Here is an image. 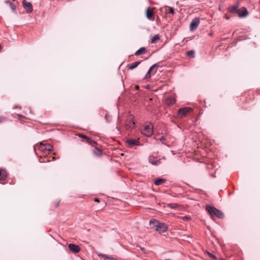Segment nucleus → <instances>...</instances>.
Masks as SVG:
<instances>
[{
	"instance_id": "obj_1",
	"label": "nucleus",
	"mask_w": 260,
	"mask_h": 260,
	"mask_svg": "<svg viewBox=\"0 0 260 260\" xmlns=\"http://www.w3.org/2000/svg\"><path fill=\"white\" fill-rule=\"evenodd\" d=\"M206 209L209 213L212 218H213L214 216L219 218H222L223 217V214L222 213V212L214 207L207 205Z\"/></svg>"
},
{
	"instance_id": "obj_2",
	"label": "nucleus",
	"mask_w": 260,
	"mask_h": 260,
	"mask_svg": "<svg viewBox=\"0 0 260 260\" xmlns=\"http://www.w3.org/2000/svg\"><path fill=\"white\" fill-rule=\"evenodd\" d=\"M149 222L150 224H153L154 226H156L155 230L159 233H164L168 229L166 224L164 223L159 222L158 220L155 219L150 220Z\"/></svg>"
},
{
	"instance_id": "obj_3",
	"label": "nucleus",
	"mask_w": 260,
	"mask_h": 260,
	"mask_svg": "<svg viewBox=\"0 0 260 260\" xmlns=\"http://www.w3.org/2000/svg\"><path fill=\"white\" fill-rule=\"evenodd\" d=\"M52 150V146L48 144H43V143H40L39 145H37L34 146V150L36 151L37 150H39L42 151L44 154L49 153Z\"/></svg>"
},
{
	"instance_id": "obj_4",
	"label": "nucleus",
	"mask_w": 260,
	"mask_h": 260,
	"mask_svg": "<svg viewBox=\"0 0 260 260\" xmlns=\"http://www.w3.org/2000/svg\"><path fill=\"white\" fill-rule=\"evenodd\" d=\"M153 126L151 123H147L144 125L141 128L142 134L147 137H150L153 132Z\"/></svg>"
},
{
	"instance_id": "obj_5",
	"label": "nucleus",
	"mask_w": 260,
	"mask_h": 260,
	"mask_svg": "<svg viewBox=\"0 0 260 260\" xmlns=\"http://www.w3.org/2000/svg\"><path fill=\"white\" fill-rule=\"evenodd\" d=\"M191 110L190 107H183L179 109L177 116L179 117H182L186 115L188 112Z\"/></svg>"
},
{
	"instance_id": "obj_6",
	"label": "nucleus",
	"mask_w": 260,
	"mask_h": 260,
	"mask_svg": "<svg viewBox=\"0 0 260 260\" xmlns=\"http://www.w3.org/2000/svg\"><path fill=\"white\" fill-rule=\"evenodd\" d=\"M200 24V19L198 18H196L193 19L190 24V30L193 31L196 29Z\"/></svg>"
},
{
	"instance_id": "obj_7",
	"label": "nucleus",
	"mask_w": 260,
	"mask_h": 260,
	"mask_svg": "<svg viewBox=\"0 0 260 260\" xmlns=\"http://www.w3.org/2000/svg\"><path fill=\"white\" fill-rule=\"evenodd\" d=\"M22 5L27 13H29L32 11V6L30 3L27 2L26 1L23 0L22 1Z\"/></svg>"
},
{
	"instance_id": "obj_8",
	"label": "nucleus",
	"mask_w": 260,
	"mask_h": 260,
	"mask_svg": "<svg viewBox=\"0 0 260 260\" xmlns=\"http://www.w3.org/2000/svg\"><path fill=\"white\" fill-rule=\"evenodd\" d=\"M146 15L148 19L154 20L153 9L149 7L147 8L146 10Z\"/></svg>"
},
{
	"instance_id": "obj_9",
	"label": "nucleus",
	"mask_w": 260,
	"mask_h": 260,
	"mask_svg": "<svg viewBox=\"0 0 260 260\" xmlns=\"http://www.w3.org/2000/svg\"><path fill=\"white\" fill-rule=\"evenodd\" d=\"M69 248L71 251L75 253H77L80 250V247L74 244H70L69 245Z\"/></svg>"
},
{
	"instance_id": "obj_10",
	"label": "nucleus",
	"mask_w": 260,
	"mask_h": 260,
	"mask_svg": "<svg viewBox=\"0 0 260 260\" xmlns=\"http://www.w3.org/2000/svg\"><path fill=\"white\" fill-rule=\"evenodd\" d=\"M126 143L129 147H133L135 145H139L140 142L136 139H128L126 140Z\"/></svg>"
},
{
	"instance_id": "obj_11",
	"label": "nucleus",
	"mask_w": 260,
	"mask_h": 260,
	"mask_svg": "<svg viewBox=\"0 0 260 260\" xmlns=\"http://www.w3.org/2000/svg\"><path fill=\"white\" fill-rule=\"evenodd\" d=\"M135 122L133 121V117H131L129 119V121L127 122L125 124V128L127 129H132L134 127Z\"/></svg>"
},
{
	"instance_id": "obj_12",
	"label": "nucleus",
	"mask_w": 260,
	"mask_h": 260,
	"mask_svg": "<svg viewBox=\"0 0 260 260\" xmlns=\"http://www.w3.org/2000/svg\"><path fill=\"white\" fill-rule=\"evenodd\" d=\"M238 12V14L240 17H245L248 15V11L245 8H242Z\"/></svg>"
},
{
	"instance_id": "obj_13",
	"label": "nucleus",
	"mask_w": 260,
	"mask_h": 260,
	"mask_svg": "<svg viewBox=\"0 0 260 260\" xmlns=\"http://www.w3.org/2000/svg\"><path fill=\"white\" fill-rule=\"evenodd\" d=\"M7 177L6 171L3 169H0V180H4Z\"/></svg>"
},
{
	"instance_id": "obj_14",
	"label": "nucleus",
	"mask_w": 260,
	"mask_h": 260,
	"mask_svg": "<svg viewBox=\"0 0 260 260\" xmlns=\"http://www.w3.org/2000/svg\"><path fill=\"white\" fill-rule=\"evenodd\" d=\"M78 136L81 137V138H85L87 140V142L92 145V144H94L95 143V142L93 141V140H92L91 139H90V138L87 137L85 135H84L83 134H78Z\"/></svg>"
},
{
	"instance_id": "obj_15",
	"label": "nucleus",
	"mask_w": 260,
	"mask_h": 260,
	"mask_svg": "<svg viewBox=\"0 0 260 260\" xmlns=\"http://www.w3.org/2000/svg\"><path fill=\"white\" fill-rule=\"evenodd\" d=\"M175 103V100L172 97H169L167 98L166 100V103L168 105H171L174 104Z\"/></svg>"
},
{
	"instance_id": "obj_16",
	"label": "nucleus",
	"mask_w": 260,
	"mask_h": 260,
	"mask_svg": "<svg viewBox=\"0 0 260 260\" xmlns=\"http://www.w3.org/2000/svg\"><path fill=\"white\" fill-rule=\"evenodd\" d=\"M149 161L152 165H157L158 164L156 158L153 156H151L149 157Z\"/></svg>"
},
{
	"instance_id": "obj_17",
	"label": "nucleus",
	"mask_w": 260,
	"mask_h": 260,
	"mask_svg": "<svg viewBox=\"0 0 260 260\" xmlns=\"http://www.w3.org/2000/svg\"><path fill=\"white\" fill-rule=\"evenodd\" d=\"M145 52L146 48L144 47H141L135 52V54L136 55H139L144 54Z\"/></svg>"
},
{
	"instance_id": "obj_18",
	"label": "nucleus",
	"mask_w": 260,
	"mask_h": 260,
	"mask_svg": "<svg viewBox=\"0 0 260 260\" xmlns=\"http://www.w3.org/2000/svg\"><path fill=\"white\" fill-rule=\"evenodd\" d=\"M140 63V61H136L132 64H131L127 66V68L129 70H133L136 68L139 64Z\"/></svg>"
},
{
	"instance_id": "obj_19",
	"label": "nucleus",
	"mask_w": 260,
	"mask_h": 260,
	"mask_svg": "<svg viewBox=\"0 0 260 260\" xmlns=\"http://www.w3.org/2000/svg\"><path fill=\"white\" fill-rule=\"evenodd\" d=\"M93 152L95 156H101L102 154V151L101 149H99V148H95L93 151Z\"/></svg>"
},
{
	"instance_id": "obj_20",
	"label": "nucleus",
	"mask_w": 260,
	"mask_h": 260,
	"mask_svg": "<svg viewBox=\"0 0 260 260\" xmlns=\"http://www.w3.org/2000/svg\"><path fill=\"white\" fill-rule=\"evenodd\" d=\"M166 181V180L164 179L158 178L155 180L154 184L156 185H159L160 184H161L164 183H165Z\"/></svg>"
},
{
	"instance_id": "obj_21",
	"label": "nucleus",
	"mask_w": 260,
	"mask_h": 260,
	"mask_svg": "<svg viewBox=\"0 0 260 260\" xmlns=\"http://www.w3.org/2000/svg\"><path fill=\"white\" fill-rule=\"evenodd\" d=\"M98 255L99 257H102V258H104L105 259H110V260H115V259L114 258L109 256L106 255L104 254H102V253L98 254Z\"/></svg>"
},
{
	"instance_id": "obj_22",
	"label": "nucleus",
	"mask_w": 260,
	"mask_h": 260,
	"mask_svg": "<svg viewBox=\"0 0 260 260\" xmlns=\"http://www.w3.org/2000/svg\"><path fill=\"white\" fill-rule=\"evenodd\" d=\"M159 39V36L158 34L155 35L154 36H153L151 38V43H155L157 40Z\"/></svg>"
},
{
	"instance_id": "obj_23",
	"label": "nucleus",
	"mask_w": 260,
	"mask_h": 260,
	"mask_svg": "<svg viewBox=\"0 0 260 260\" xmlns=\"http://www.w3.org/2000/svg\"><path fill=\"white\" fill-rule=\"evenodd\" d=\"M156 64H153V66H152L149 69V70H148L147 73L146 74V76H145V79H147V78H149L150 77V73L152 71V70L153 69V68L154 67H155Z\"/></svg>"
},
{
	"instance_id": "obj_24",
	"label": "nucleus",
	"mask_w": 260,
	"mask_h": 260,
	"mask_svg": "<svg viewBox=\"0 0 260 260\" xmlns=\"http://www.w3.org/2000/svg\"><path fill=\"white\" fill-rule=\"evenodd\" d=\"M186 54L188 57H193L194 54V51L193 50H190V51H187Z\"/></svg>"
},
{
	"instance_id": "obj_25",
	"label": "nucleus",
	"mask_w": 260,
	"mask_h": 260,
	"mask_svg": "<svg viewBox=\"0 0 260 260\" xmlns=\"http://www.w3.org/2000/svg\"><path fill=\"white\" fill-rule=\"evenodd\" d=\"M168 206L171 209H176L178 206V205L175 203H172L168 204Z\"/></svg>"
},
{
	"instance_id": "obj_26",
	"label": "nucleus",
	"mask_w": 260,
	"mask_h": 260,
	"mask_svg": "<svg viewBox=\"0 0 260 260\" xmlns=\"http://www.w3.org/2000/svg\"><path fill=\"white\" fill-rule=\"evenodd\" d=\"M183 220H189L190 219V217L187 216H184L181 217Z\"/></svg>"
},
{
	"instance_id": "obj_27",
	"label": "nucleus",
	"mask_w": 260,
	"mask_h": 260,
	"mask_svg": "<svg viewBox=\"0 0 260 260\" xmlns=\"http://www.w3.org/2000/svg\"><path fill=\"white\" fill-rule=\"evenodd\" d=\"M10 7L13 11H16V6L12 3L10 4Z\"/></svg>"
},
{
	"instance_id": "obj_28",
	"label": "nucleus",
	"mask_w": 260,
	"mask_h": 260,
	"mask_svg": "<svg viewBox=\"0 0 260 260\" xmlns=\"http://www.w3.org/2000/svg\"><path fill=\"white\" fill-rule=\"evenodd\" d=\"M238 6H234L232 8L231 12H235L237 10V9L238 8Z\"/></svg>"
},
{
	"instance_id": "obj_29",
	"label": "nucleus",
	"mask_w": 260,
	"mask_h": 260,
	"mask_svg": "<svg viewBox=\"0 0 260 260\" xmlns=\"http://www.w3.org/2000/svg\"><path fill=\"white\" fill-rule=\"evenodd\" d=\"M169 13H170L172 14H174V9L172 7H169Z\"/></svg>"
},
{
	"instance_id": "obj_30",
	"label": "nucleus",
	"mask_w": 260,
	"mask_h": 260,
	"mask_svg": "<svg viewBox=\"0 0 260 260\" xmlns=\"http://www.w3.org/2000/svg\"><path fill=\"white\" fill-rule=\"evenodd\" d=\"M207 254L210 257H212V258H215V256L213 255L212 253L209 252H207Z\"/></svg>"
},
{
	"instance_id": "obj_31",
	"label": "nucleus",
	"mask_w": 260,
	"mask_h": 260,
	"mask_svg": "<svg viewBox=\"0 0 260 260\" xmlns=\"http://www.w3.org/2000/svg\"><path fill=\"white\" fill-rule=\"evenodd\" d=\"M5 120V118L2 117H0V122H3Z\"/></svg>"
},
{
	"instance_id": "obj_32",
	"label": "nucleus",
	"mask_w": 260,
	"mask_h": 260,
	"mask_svg": "<svg viewBox=\"0 0 260 260\" xmlns=\"http://www.w3.org/2000/svg\"><path fill=\"white\" fill-rule=\"evenodd\" d=\"M94 201H95V202H99V200H98V199H94Z\"/></svg>"
},
{
	"instance_id": "obj_33",
	"label": "nucleus",
	"mask_w": 260,
	"mask_h": 260,
	"mask_svg": "<svg viewBox=\"0 0 260 260\" xmlns=\"http://www.w3.org/2000/svg\"><path fill=\"white\" fill-rule=\"evenodd\" d=\"M135 88H136V89H138L139 88V86H136Z\"/></svg>"
},
{
	"instance_id": "obj_34",
	"label": "nucleus",
	"mask_w": 260,
	"mask_h": 260,
	"mask_svg": "<svg viewBox=\"0 0 260 260\" xmlns=\"http://www.w3.org/2000/svg\"><path fill=\"white\" fill-rule=\"evenodd\" d=\"M105 118H106V119H107V118H108V116H107V115H106V116H105Z\"/></svg>"
},
{
	"instance_id": "obj_35",
	"label": "nucleus",
	"mask_w": 260,
	"mask_h": 260,
	"mask_svg": "<svg viewBox=\"0 0 260 260\" xmlns=\"http://www.w3.org/2000/svg\"><path fill=\"white\" fill-rule=\"evenodd\" d=\"M221 260H224V259H222Z\"/></svg>"
}]
</instances>
